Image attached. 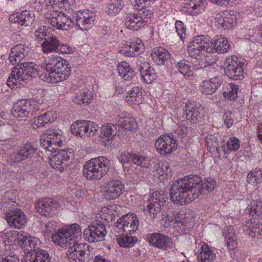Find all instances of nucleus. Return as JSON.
Returning a JSON list of instances; mask_svg holds the SVG:
<instances>
[{"label":"nucleus","instance_id":"nucleus-12","mask_svg":"<svg viewBox=\"0 0 262 262\" xmlns=\"http://www.w3.org/2000/svg\"><path fill=\"white\" fill-rule=\"evenodd\" d=\"M210 37L208 36L201 35L195 37L190 45L188 47L187 52L191 57L198 58L201 57L202 52L205 51L210 53L212 49L209 47Z\"/></svg>","mask_w":262,"mask_h":262},{"label":"nucleus","instance_id":"nucleus-59","mask_svg":"<svg viewBox=\"0 0 262 262\" xmlns=\"http://www.w3.org/2000/svg\"><path fill=\"white\" fill-rule=\"evenodd\" d=\"M93 230L92 229L91 225L89 226L83 231L84 239L89 243H95L96 236L94 234Z\"/></svg>","mask_w":262,"mask_h":262},{"label":"nucleus","instance_id":"nucleus-51","mask_svg":"<svg viewBox=\"0 0 262 262\" xmlns=\"http://www.w3.org/2000/svg\"><path fill=\"white\" fill-rule=\"evenodd\" d=\"M98 129L99 126L96 123L90 121H85L83 137H92L95 135L98 132Z\"/></svg>","mask_w":262,"mask_h":262},{"label":"nucleus","instance_id":"nucleus-30","mask_svg":"<svg viewBox=\"0 0 262 262\" xmlns=\"http://www.w3.org/2000/svg\"><path fill=\"white\" fill-rule=\"evenodd\" d=\"M170 56L169 52L162 47L154 48L151 53L152 60L158 65H163Z\"/></svg>","mask_w":262,"mask_h":262},{"label":"nucleus","instance_id":"nucleus-52","mask_svg":"<svg viewBox=\"0 0 262 262\" xmlns=\"http://www.w3.org/2000/svg\"><path fill=\"white\" fill-rule=\"evenodd\" d=\"M85 120H78L73 123L71 126V133L76 136L83 137Z\"/></svg>","mask_w":262,"mask_h":262},{"label":"nucleus","instance_id":"nucleus-23","mask_svg":"<svg viewBox=\"0 0 262 262\" xmlns=\"http://www.w3.org/2000/svg\"><path fill=\"white\" fill-rule=\"evenodd\" d=\"M9 20L11 23L17 24L20 26L27 27L31 26L33 23L35 16L31 11L25 10L11 15Z\"/></svg>","mask_w":262,"mask_h":262},{"label":"nucleus","instance_id":"nucleus-24","mask_svg":"<svg viewBox=\"0 0 262 262\" xmlns=\"http://www.w3.org/2000/svg\"><path fill=\"white\" fill-rule=\"evenodd\" d=\"M214 25L224 30L233 28L236 25L235 16L230 14H217L215 17Z\"/></svg>","mask_w":262,"mask_h":262},{"label":"nucleus","instance_id":"nucleus-36","mask_svg":"<svg viewBox=\"0 0 262 262\" xmlns=\"http://www.w3.org/2000/svg\"><path fill=\"white\" fill-rule=\"evenodd\" d=\"M69 249L67 252L78 254L81 257H84V256H89L90 255L88 252H90V246L86 243H77L76 242H73L71 246L67 245Z\"/></svg>","mask_w":262,"mask_h":262},{"label":"nucleus","instance_id":"nucleus-16","mask_svg":"<svg viewBox=\"0 0 262 262\" xmlns=\"http://www.w3.org/2000/svg\"><path fill=\"white\" fill-rule=\"evenodd\" d=\"M155 146L160 155L167 156L177 149L178 144L173 135L165 134L156 139Z\"/></svg>","mask_w":262,"mask_h":262},{"label":"nucleus","instance_id":"nucleus-34","mask_svg":"<svg viewBox=\"0 0 262 262\" xmlns=\"http://www.w3.org/2000/svg\"><path fill=\"white\" fill-rule=\"evenodd\" d=\"M125 100L129 105H138L142 103L143 97L141 89L138 86L134 87L127 93Z\"/></svg>","mask_w":262,"mask_h":262},{"label":"nucleus","instance_id":"nucleus-35","mask_svg":"<svg viewBox=\"0 0 262 262\" xmlns=\"http://www.w3.org/2000/svg\"><path fill=\"white\" fill-rule=\"evenodd\" d=\"M119 75L125 80H129L134 77L136 73L128 63L122 61L117 67Z\"/></svg>","mask_w":262,"mask_h":262},{"label":"nucleus","instance_id":"nucleus-38","mask_svg":"<svg viewBox=\"0 0 262 262\" xmlns=\"http://www.w3.org/2000/svg\"><path fill=\"white\" fill-rule=\"evenodd\" d=\"M92 92L89 90H84L83 92L77 93L72 97L73 101L78 105H87L92 100Z\"/></svg>","mask_w":262,"mask_h":262},{"label":"nucleus","instance_id":"nucleus-31","mask_svg":"<svg viewBox=\"0 0 262 262\" xmlns=\"http://www.w3.org/2000/svg\"><path fill=\"white\" fill-rule=\"evenodd\" d=\"M139 70L143 79L146 83H151L157 77L155 70L149 66L148 62L142 63Z\"/></svg>","mask_w":262,"mask_h":262},{"label":"nucleus","instance_id":"nucleus-50","mask_svg":"<svg viewBox=\"0 0 262 262\" xmlns=\"http://www.w3.org/2000/svg\"><path fill=\"white\" fill-rule=\"evenodd\" d=\"M92 229L93 231L94 234L96 236V242L102 241L106 234V230L105 226L102 224H96V225H91Z\"/></svg>","mask_w":262,"mask_h":262},{"label":"nucleus","instance_id":"nucleus-58","mask_svg":"<svg viewBox=\"0 0 262 262\" xmlns=\"http://www.w3.org/2000/svg\"><path fill=\"white\" fill-rule=\"evenodd\" d=\"M67 256L70 262H85L86 260L89 259V256H84V257L78 255V254H75L70 252H67Z\"/></svg>","mask_w":262,"mask_h":262},{"label":"nucleus","instance_id":"nucleus-2","mask_svg":"<svg viewBox=\"0 0 262 262\" xmlns=\"http://www.w3.org/2000/svg\"><path fill=\"white\" fill-rule=\"evenodd\" d=\"M215 182L211 178L203 180L198 175L190 174L174 181L170 188V199L174 204L183 205L197 199L205 190L211 191Z\"/></svg>","mask_w":262,"mask_h":262},{"label":"nucleus","instance_id":"nucleus-22","mask_svg":"<svg viewBox=\"0 0 262 262\" xmlns=\"http://www.w3.org/2000/svg\"><path fill=\"white\" fill-rule=\"evenodd\" d=\"M5 216L9 225L15 228L20 229L26 223V215L20 209L10 210Z\"/></svg>","mask_w":262,"mask_h":262},{"label":"nucleus","instance_id":"nucleus-39","mask_svg":"<svg viewBox=\"0 0 262 262\" xmlns=\"http://www.w3.org/2000/svg\"><path fill=\"white\" fill-rule=\"evenodd\" d=\"M143 45L141 43L133 42L129 46L124 47L119 50V52L127 57H134L138 56L142 49Z\"/></svg>","mask_w":262,"mask_h":262},{"label":"nucleus","instance_id":"nucleus-14","mask_svg":"<svg viewBox=\"0 0 262 262\" xmlns=\"http://www.w3.org/2000/svg\"><path fill=\"white\" fill-rule=\"evenodd\" d=\"M73 156V150L72 148L59 149L50 159V164L53 168L63 171L69 165Z\"/></svg>","mask_w":262,"mask_h":262},{"label":"nucleus","instance_id":"nucleus-8","mask_svg":"<svg viewBox=\"0 0 262 262\" xmlns=\"http://www.w3.org/2000/svg\"><path fill=\"white\" fill-rule=\"evenodd\" d=\"M64 137L53 129H48L40 136V146L49 151L54 152L63 145Z\"/></svg>","mask_w":262,"mask_h":262},{"label":"nucleus","instance_id":"nucleus-5","mask_svg":"<svg viewBox=\"0 0 262 262\" xmlns=\"http://www.w3.org/2000/svg\"><path fill=\"white\" fill-rule=\"evenodd\" d=\"M111 165V161L104 157L92 159L85 164L83 174L89 180H100L107 173Z\"/></svg>","mask_w":262,"mask_h":262},{"label":"nucleus","instance_id":"nucleus-4","mask_svg":"<svg viewBox=\"0 0 262 262\" xmlns=\"http://www.w3.org/2000/svg\"><path fill=\"white\" fill-rule=\"evenodd\" d=\"M27 234L23 232V235H19L18 237V243L25 252L21 262H50L48 253L40 249V243L38 239L28 237Z\"/></svg>","mask_w":262,"mask_h":262},{"label":"nucleus","instance_id":"nucleus-29","mask_svg":"<svg viewBox=\"0 0 262 262\" xmlns=\"http://www.w3.org/2000/svg\"><path fill=\"white\" fill-rule=\"evenodd\" d=\"M118 130L117 124L106 123L101 126V135L100 137L102 138H106V142H105V145H110L112 143L114 137L117 135Z\"/></svg>","mask_w":262,"mask_h":262},{"label":"nucleus","instance_id":"nucleus-3","mask_svg":"<svg viewBox=\"0 0 262 262\" xmlns=\"http://www.w3.org/2000/svg\"><path fill=\"white\" fill-rule=\"evenodd\" d=\"M54 12L47 13L45 21L47 24L59 30H69L73 22L67 13H70L75 7L74 0H49Z\"/></svg>","mask_w":262,"mask_h":262},{"label":"nucleus","instance_id":"nucleus-62","mask_svg":"<svg viewBox=\"0 0 262 262\" xmlns=\"http://www.w3.org/2000/svg\"><path fill=\"white\" fill-rule=\"evenodd\" d=\"M75 48L73 46H70L67 43L61 44L60 42V47L58 48V52H61L63 54H72L75 51Z\"/></svg>","mask_w":262,"mask_h":262},{"label":"nucleus","instance_id":"nucleus-61","mask_svg":"<svg viewBox=\"0 0 262 262\" xmlns=\"http://www.w3.org/2000/svg\"><path fill=\"white\" fill-rule=\"evenodd\" d=\"M133 152H129L127 151H121L119 160L123 164L131 163L132 160V154Z\"/></svg>","mask_w":262,"mask_h":262},{"label":"nucleus","instance_id":"nucleus-6","mask_svg":"<svg viewBox=\"0 0 262 262\" xmlns=\"http://www.w3.org/2000/svg\"><path fill=\"white\" fill-rule=\"evenodd\" d=\"M136 12L127 13L124 18V25L128 29L138 31L147 25L154 15L151 6L139 8Z\"/></svg>","mask_w":262,"mask_h":262},{"label":"nucleus","instance_id":"nucleus-41","mask_svg":"<svg viewBox=\"0 0 262 262\" xmlns=\"http://www.w3.org/2000/svg\"><path fill=\"white\" fill-rule=\"evenodd\" d=\"M150 159L141 153L133 152L132 163L143 168H147L150 164Z\"/></svg>","mask_w":262,"mask_h":262},{"label":"nucleus","instance_id":"nucleus-21","mask_svg":"<svg viewBox=\"0 0 262 262\" xmlns=\"http://www.w3.org/2000/svg\"><path fill=\"white\" fill-rule=\"evenodd\" d=\"M72 20L73 25H75L79 29L84 31L93 26L94 17L86 12L78 11L73 15Z\"/></svg>","mask_w":262,"mask_h":262},{"label":"nucleus","instance_id":"nucleus-28","mask_svg":"<svg viewBox=\"0 0 262 262\" xmlns=\"http://www.w3.org/2000/svg\"><path fill=\"white\" fill-rule=\"evenodd\" d=\"M209 42V47L212 49V51L209 53L216 52L219 54L225 53L229 51L230 45L228 40L220 36L216 38L214 42H212V39L210 38V41H207Z\"/></svg>","mask_w":262,"mask_h":262},{"label":"nucleus","instance_id":"nucleus-44","mask_svg":"<svg viewBox=\"0 0 262 262\" xmlns=\"http://www.w3.org/2000/svg\"><path fill=\"white\" fill-rule=\"evenodd\" d=\"M123 5V0H109L107 3L108 15H116L120 12Z\"/></svg>","mask_w":262,"mask_h":262},{"label":"nucleus","instance_id":"nucleus-15","mask_svg":"<svg viewBox=\"0 0 262 262\" xmlns=\"http://www.w3.org/2000/svg\"><path fill=\"white\" fill-rule=\"evenodd\" d=\"M35 207L39 214L46 217H52L59 210L60 204L53 198H47L38 201Z\"/></svg>","mask_w":262,"mask_h":262},{"label":"nucleus","instance_id":"nucleus-19","mask_svg":"<svg viewBox=\"0 0 262 262\" xmlns=\"http://www.w3.org/2000/svg\"><path fill=\"white\" fill-rule=\"evenodd\" d=\"M124 188V185L121 181L111 179L105 184V198L108 200H115L123 193Z\"/></svg>","mask_w":262,"mask_h":262},{"label":"nucleus","instance_id":"nucleus-57","mask_svg":"<svg viewBox=\"0 0 262 262\" xmlns=\"http://www.w3.org/2000/svg\"><path fill=\"white\" fill-rule=\"evenodd\" d=\"M217 61V57L216 56H207L204 59H202L199 65L200 68H205L209 66H212Z\"/></svg>","mask_w":262,"mask_h":262},{"label":"nucleus","instance_id":"nucleus-7","mask_svg":"<svg viewBox=\"0 0 262 262\" xmlns=\"http://www.w3.org/2000/svg\"><path fill=\"white\" fill-rule=\"evenodd\" d=\"M81 235L80 226L73 224L53 233L52 237L55 244L67 248V245L71 246L73 242H76L75 239L80 237Z\"/></svg>","mask_w":262,"mask_h":262},{"label":"nucleus","instance_id":"nucleus-63","mask_svg":"<svg viewBox=\"0 0 262 262\" xmlns=\"http://www.w3.org/2000/svg\"><path fill=\"white\" fill-rule=\"evenodd\" d=\"M175 28L178 36L182 39L183 34H185L186 28L184 26V23L180 20H177L175 23Z\"/></svg>","mask_w":262,"mask_h":262},{"label":"nucleus","instance_id":"nucleus-46","mask_svg":"<svg viewBox=\"0 0 262 262\" xmlns=\"http://www.w3.org/2000/svg\"><path fill=\"white\" fill-rule=\"evenodd\" d=\"M138 238L134 236L123 234L117 237V241L120 247L123 248L133 247L137 243Z\"/></svg>","mask_w":262,"mask_h":262},{"label":"nucleus","instance_id":"nucleus-27","mask_svg":"<svg viewBox=\"0 0 262 262\" xmlns=\"http://www.w3.org/2000/svg\"><path fill=\"white\" fill-rule=\"evenodd\" d=\"M42 51L44 53L58 52L60 47V40L53 34H50L41 43Z\"/></svg>","mask_w":262,"mask_h":262},{"label":"nucleus","instance_id":"nucleus-20","mask_svg":"<svg viewBox=\"0 0 262 262\" xmlns=\"http://www.w3.org/2000/svg\"><path fill=\"white\" fill-rule=\"evenodd\" d=\"M185 116L192 123H197L202 119L203 108L201 104L194 100H189L185 106Z\"/></svg>","mask_w":262,"mask_h":262},{"label":"nucleus","instance_id":"nucleus-10","mask_svg":"<svg viewBox=\"0 0 262 262\" xmlns=\"http://www.w3.org/2000/svg\"><path fill=\"white\" fill-rule=\"evenodd\" d=\"M244 65L245 63L236 56L228 57L224 63L225 74L233 80H241L244 77Z\"/></svg>","mask_w":262,"mask_h":262},{"label":"nucleus","instance_id":"nucleus-42","mask_svg":"<svg viewBox=\"0 0 262 262\" xmlns=\"http://www.w3.org/2000/svg\"><path fill=\"white\" fill-rule=\"evenodd\" d=\"M176 68L178 71L187 76H193L192 69L193 67L191 63L185 59L181 60L176 65Z\"/></svg>","mask_w":262,"mask_h":262},{"label":"nucleus","instance_id":"nucleus-54","mask_svg":"<svg viewBox=\"0 0 262 262\" xmlns=\"http://www.w3.org/2000/svg\"><path fill=\"white\" fill-rule=\"evenodd\" d=\"M50 34V32H48V30L46 29V27L43 26L39 27L35 32V37L36 39L37 40L38 43L42 42V41L45 40L46 38Z\"/></svg>","mask_w":262,"mask_h":262},{"label":"nucleus","instance_id":"nucleus-55","mask_svg":"<svg viewBox=\"0 0 262 262\" xmlns=\"http://www.w3.org/2000/svg\"><path fill=\"white\" fill-rule=\"evenodd\" d=\"M19 235H23V232H19L17 231H8L5 230L2 235L3 238L7 239L9 242L12 241L17 240L18 242V237Z\"/></svg>","mask_w":262,"mask_h":262},{"label":"nucleus","instance_id":"nucleus-48","mask_svg":"<svg viewBox=\"0 0 262 262\" xmlns=\"http://www.w3.org/2000/svg\"><path fill=\"white\" fill-rule=\"evenodd\" d=\"M206 139L208 151L212 153L216 152L217 154H220L221 150L219 147L217 137L214 135H209Z\"/></svg>","mask_w":262,"mask_h":262},{"label":"nucleus","instance_id":"nucleus-25","mask_svg":"<svg viewBox=\"0 0 262 262\" xmlns=\"http://www.w3.org/2000/svg\"><path fill=\"white\" fill-rule=\"evenodd\" d=\"M57 118V114L54 111L43 113L37 117H35L31 123L32 127L36 129L44 126L46 124L53 122Z\"/></svg>","mask_w":262,"mask_h":262},{"label":"nucleus","instance_id":"nucleus-56","mask_svg":"<svg viewBox=\"0 0 262 262\" xmlns=\"http://www.w3.org/2000/svg\"><path fill=\"white\" fill-rule=\"evenodd\" d=\"M209 79L203 80L200 85L199 90L204 95H211L214 93L213 88L211 86Z\"/></svg>","mask_w":262,"mask_h":262},{"label":"nucleus","instance_id":"nucleus-17","mask_svg":"<svg viewBox=\"0 0 262 262\" xmlns=\"http://www.w3.org/2000/svg\"><path fill=\"white\" fill-rule=\"evenodd\" d=\"M146 239L150 246L163 250L171 249L173 246L171 238L159 232L147 234Z\"/></svg>","mask_w":262,"mask_h":262},{"label":"nucleus","instance_id":"nucleus-1","mask_svg":"<svg viewBox=\"0 0 262 262\" xmlns=\"http://www.w3.org/2000/svg\"><path fill=\"white\" fill-rule=\"evenodd\" d=\"M30 48L23 44L15 46L9 54V61L13 68L9 76L7 84L11 89L24 86L26 83L39 75L41 80L49 83H56L66 80L71 72V66L68 61L62 57L51 55L45 59L41 63L43 72L39 74L38 67L33 62H22L28 55Z\"/></svg>","mask_w":262,"mask_h":262},{"label":"nucleus","instance_id":"nucleus-43","mask_svg":"<svg viewBox=\"0 0 262 262\" xmlns=\"http://www.w3.org/2000/svg\"><path fill=\"white\" fill-rule=\"evenodd\" d=\"M118 130L123 129L127 131H135L138 127L137 123L135 118L133 117L125 118L122 121L119 120Z\"/></svg>","mask_w":262,"mask_h":262},{"label":"nucleus","instance_id":"nucleus-45","mask_svg":"<svg viewBox=\"0 0 262 262\" xmlns=\"http://www.w3.org/2000/svg\"><path fill=\"white\" fill-rule=\"evenodd\" d=\"M249 214L257 219H262V201H253L251 203L250 208H248Z\"/></svg>","mask_w":262,"mask_h":262},{"label":"nucleus","instance_id":"nucleus-33","mask_svg":"<svg viewBox=\"0 0 262 262\" xmlns=\"http://www.w3.org/2000/svg\"><path fill=\"white\" fill-rule=\"evenodd\" d=\"M225 239V245L229 250L233 251L237 247V238L235 234L233 228L229 226L223 232Z\"/></svg>","mask_w":262,"mask_h":262},{"label":"nucleus","instance_id":"nucleus-40","mask_svg":"<svg viewBox=\"0 0 262 262\" xmlns=\"http://www.w3.org/2000/svg\"><path fill=\"white\" fill-rule=\"evenodd\" d=\"M12 195L11 192L7 191L5 193L3 196L2 202L1 203V209L6 213L9 212L10 210H13L14 209L13 206L15 203L13 199L10 198Z\"/></svg>","mask_w":262,"mask_h":262},{"label":"nucleus","instance_id":"nucleus-37","mask_svg":"<svg viewBox=\"0 0 262 262\" xmlns=\"http://www.w3.org/2000/svg\"><path fill=\"white\" fill-rule=\"evenodd\" d=\"M202 7L199 0H186L183 3V8L191 15H196L200 13Z\"/></svg>","mask_w":262,"mask_h":262},{"label":"nucleus","instance_id":"nucleus-47","mask_svg":"<svg viewBox=\"0 0 262 262\" xmlns=\"http://www.w3.org/2000/svg\"><path fill=\"white\" fill-rule=\"evenodd\" d=\"M247 181L253 185H257L262 182V169L256 168L250 171L247 175Z\"/></svg>","mask_w":262,"mask_h":262},{"label":"nucleus","instance_id":"nucleus-11","mask_svg":"<svg viewBox=\"0 0 262 262\" xmlns=\"http://www.w3.org/2000/svg\"><path fill=\"white\" fill-rule=\"evenodd\" d=\"M166 194L164 191H155L150 199L144 204L145 210L151 219L156 218L164 207L166 201Z\"/></svg>","mask_w":262,"mask_h":262},{"label":"nucleus","instance_id":"nucleus-13","mask_svg":"<svg viewBox=\"0 0 262 262\" xmlns=\"http://www.w3.org/2000/svg\"><path fill=\"white\" fill-rule=\"evenodd\" d=\"M37 150L36 143L34 141H28L19 149L11 154L8 161L11 164L18 163L34 156Z\"/></svg>","mask_w":262,"mask_h":262},{"label":"nucleus","instance_id":"nucleus-60","mask_svg":"<svg viewBox=\"0 0 262 262\" xmlns=\"http://www.w3.org/2000/svg\"><path fill=\"white\" fill-rule=\"evenodd\" d=\"M211 86L213 88V92L215 93L222 85L223 81L221 77L215 76L209 79Z\"/></svg>","mask_w":262,"mask_h":262},{"label":"nucleus","instance_id":"nucleus-53","mask_svg":"<svg viewBox=\"0 0 262 262\" xmlns=\"http://www.w3.org/2000/svg\"><path fill=\"white\" fill-rule=\"evenodd\" d=\"M229 88H228V92H224L223 96L225 98H227L230 100H234L237 97V92L238 91V85L231 83L229 84Z\"/></svg>","mask_w":262,"mask_h":262},{"label":"nucleus","instance_id":"nucleus-9","mask_svg":"<svg viewBox=\"0 0 262 262\" xmlns=\"http://www.w3.org/2000/svg\"><path fill=\"white\" fill-rule=\"evenodd\" d=\"M39 107V104L34 99H21L14 104L11 113L15 117L21 119L32 115Z\"/></svg>","mask_w":262,"mask_h":262},{"label":"nucleus","instance_id":"nucleus-49","mask_svg":"<svg viewBox=\"0 0 262 262\" xmlns=\"http://www.w3.org/2000/svg\"><path fill=\"white\" fill-rule=\"evenodd\" d=\"M221 144L222 150L225 153H227L231 151H236L239 149L240 146L238 139L234 137H230L227 141L226 145L224 143Z\"/></svg>","mask_w":262,"mask_h":262},{"label":"nucleus","instance_id":"nucleus-26","mask_svg":"<svg viewBox=\"0 0 262 262\" xmlns=\"http://www.w3.org/2000/svg\"><path fill=\"white\" fill-rule=\"evenodd\" d=\"M243 231L246 235L258 238L262 236V224L258 222H253L251 220H249L243 226Z\"/></svg>","mask_w":262,"mask_h":262},{"label":"nucleus","instance_id":"nucleus-18","mask_svg":"<svg viewBox=\"0 0 262 262\" xmlns=\"http://www.w3.org/2000/svg\"><path fill=\"white\" fill-rule=\"evenodd\" d=\"M138 226L139 221L137 216L128 214L118 220L116 227L122 230L123 234L131 235L137 230Z\"/></svg>","mask_w":262,"mask_h":262},{"label":"nucleus","instance_id":"nucleus-32","mask_svg":"<svg viewBox=\"0 0 262 262\" xmlns=\"http://www.w3.org/2000/svg\"><path fill=\"white\" fill-rule=\"evenodd\" d=\"M197 258L200 262H213L216 258L213 250L205 244L201 246L200 253H197Z\"/></svg>","mask_w":262,"mask_h":262},{"label":"nucleus","instance_id":"nucleus-64","mask_svg":"<svg viewBox=\"0 0 262 262\" xmlns=\"http://www.w3.org/2000/svg\"><path fill=\"white\" fill-rule=\"evenodd\" d=\"M0 262H19V260L16 255L11 253L7 256L3 258Z\"/></svg>","mask_w":262,"mask_h":262}]
</instances>
